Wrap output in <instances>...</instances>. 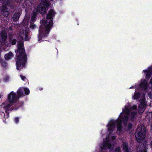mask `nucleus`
<instances>
[{"label": "nucleus", "mask_w": 152, "mask_h": 152, "mask_svg": "<svg viewBox=\"0 0 152 152\" xmlns=\"http://www.w3.org/2000/svg\"><path fill=\"white\" fill-rule=\"evenodd\" d=\"M108 127L109 135L104 140L103 144L100 146V148L102 150L109 149L110 150V152H113L115 151L112 149L113 145V140L115 137L112 136L111 133L115 128V122L113 120L110 121L108 124Z\"/></svg>", "instance_id": "obj_1"}, {"label": "nucleus", "mask_w": 152, "mask_h": 152, "mask_svg": "<svg viewBox=\"0 0 152 152\" xmlns=\"http://www.w3.org/2000/svg\"><path fill=\"white\" fill-rule=\"evenodd\" d=\"M18 51L20 54L16 61V65L17 69L19 70L24 66L25 63L26 61V56L24 53L23 42L19 41L18 42Z\"/></svg>", "instance_id": "obj_2"}, {"label": "nucleus", "mask_w": 152, "mask_h": 152, "mask_svg": "<svg viewBox=\"0 0 152 152\" xmlns=\"http://www.w3.org/2000/svg\"><path fill=\"white\" fill-rule=\"evenodd\" d=\"M130 115L129 110L127 109L125 107V110L120 114L119 117L116 121L117 126V131L120 132L122 129L121 121H123V124L126 126L129 121H132V116L129 118Z\"/></svg>", "instance_id": "obj_3"}, {"label": "nucleus", "mask_w": 152, "mask_h": 152, "mask_svg": "<svg viewBox=\"0 0 152 152\" xmlns=\"http://www.w3.org/2000/svg\"><path fill=\"white\" fill-rule=\"evenodd\" d=\"M16 99L17 97L15 94L12 91L8 95V101H5L1 104V110L2 112L4 113V111H5L7 114L6 117L4 116L5 118H8V114L7 113V110L10 106L16 102Z\"/></svg>", "instance_id": "obj_4"}, {"label": "nucleus", "mask_w": 152, "mask_h": 152, "mask_svg": "<svg viewBox=\"0 0 152 152\" xmlns=\"http://www.w3.org/2000/svg\"><path fill=\"white\" fill-rule=\"evenodd\" d=\"M42 23L45 27L44 28L41 27L39 30V41L41 39L43 40L44 38L49 34L50 29L52 27V21L51 20H43Z\"/></svg>", "instance_id": "obj_5"}, {"label": "nucleus", "mask_w": 152, "mask_h": 152, "mask_svg": "<svg viewBox=\"0 0 152 152\" xmlns=\"http://www.w3.org/2000/svg\"><path fill=\"white\" fill-rule=\"evenodd\" d=\"M146 129L143 126H138L135 133V136L137 142H141L145 137Z\"/></svg>", "instance_id": "obj_6"}, {"label": "nucleus", "mask_w": 152, "mask_h": 152, "mask_svg": "<svg viewBox=\"0 0 152 152\" xmlns=\"http://www.w3.org/2000/svg\"><path fill=\"white\" fill-rule=\"evenodd\" d=\"M50 3L46 0H43L38 5L37 10L41 14H45L47 10V7L50 6Z\"/></svg>", "instance_id": "obj_7"}, {"label": "nucleus", "mask_w": 152, "mask_h": 152, "mask_svg": "<svg viewBox=\"0 0 152 152\" xmlns=\"http://www.w3.org/2000/svg\"><path fill=\"white\" fill-rule=\"evenodd\" d=\"M145 95L143 94V96L141 98L140 102L139 105V110H143L147 105V102L145 99Z\"/></svg>", "instance_id": "obj_8"}, {"label": "nucleus", "mask_w": 152, "mask_h": 152, "mask_svg": "<svg viewBox=\"0 0 152 152\" xmlns=\"http://www.w3.org/2000/svg\"><path fill=\"white\" fill-rule=\"evenodd\" d=\"M23 90L24 91L26 95H28L29 94V90L28 88H20L17 91V94L19 97H21L24 95L23 92Z\"/></svg>", "instance_id": "obj_9"}, {"label": "nucleus", "mask_w": 152, "mask_h": 152, "mask_svg": "<svg viewBox=\"0 0 152 152\" xmlns=\"http://www.w3.org/2000/svg\"><path fill=\"white\" fill-rule=\"evenodd\" d=\"M1 37L0 38V39L2 40V42L3 43L6 44L5 41L6 39V33L5 31L1 32Z\"/></svg>", "instance_id": "obj_10"}, {"label": "nucleus", "mask_w": 152, "mask_h": 152, "mask_svg": "<svg viewBox=\"0 0 152 152\" xmlns=\"http://www.w3.org/2000/svg\"><path fill=\"white\" fill-rule=\"evenodd\" d=\"M55 14V13L54 11L53 10H51L49 12V13L47 15V18L48 19H51L54 17Z\"/></svg>", "instance_id": "obj_11"}, {"label": "nucleus", "mask_w": 152, "mask_h": 152, "mask_svg": "<svg viewBox=\"0 0 152 152\" xmlns=\"http://www.w3.org/2000/svg\"><path fill=\"white\" fill-rule=\"evenodd\" d=\"M55 14V13L54 11L53 10H51L49 12V13L47 15V18L48 19H51L54 17Z\"/></svg>", "instance_id": "obj_12"}, {"label": "nucleus", "mask_w": 152, "mask_h": 152, "mask_svg": "<svg viewBox=\"0 0 152 152\" xmlns=\"http://www.w3.org/2000/svg\"><path fill=\"white\" fill-rule=\"evenodd\" d=\"M2 13L4 16L7 17L9 14V11L7 8L3 7L2 9Z\"/></svg>", "instance_id": "obj_13"}, {"label": "nucleus", "mask_w": 152, "mask_h": 152, "mask_svg": "<svg viewBox=\"0 0 152 152\" xmlns=\"http://www.w3.org/2000/svg\"><path fill=\"white\" fill-rule=\"evenodd\" d=\"M20 36L23 39L26 41L28 40V37L27 33L26 32H23V33H22L20 34Z\"/></svg>", "instance_id": "obj_14"}, {"label": "nucleus", "mask_w": 152, "mask_h": 152, "mask_svg": "<svg viewBox=\"0 0 152 152\" xmlns=\"http://www.w3.org/2000/svg\"><path fill=\"white\" fill-rule=\"evenodd\" d=\"M13 56V55L12 53L10 52L5 55L4 58L6 60H8L12 57Z\"/></svg>", "instance_id": "obj_15"}, {"label": "nucleus", "mask_w": 152, "mask_h": 152, "mask_svg": "<svg viewBox=\"0 0 152 152\" xmlns=\"http://www.w3.org/2000/svg\"><path fill=\"white\" fill-rule=\"evenodd\" d=\"M20 15V13L19 12L15 13L13 16V20L15 21H17Z\"/></svg>", "instance_id": "obj_16"}, {"label": "nucleus", "mask_w": 152, "mask_h": 152, "mask_svg": "<svg viewBox=\"0 0 152 152\" xmlns=\"http://www.w3.org/2000/svg\"><path fill=\"white\" fill-rule=\"evenodd\" d=\"M147 82L145 81L141 83L140 84V86H144V88H145L147 86Z\"/></svg>", "instance_id": "obj_17"}, {"label": "nucleus", "mask_w": 152, "mask_h": 152, "mask_svg": "<svg viewBox=\"0 0 152 152\" xmlns=\"http://www.w3.org/2000/svg\"><path fill=\"white\" fill-rule=\"evenodd\" d=\"M142 147H143V150H142L141 152H147L146 151V148L145 146V145H143ZM140 148H139L137 150V152H140Z\"/></svg>", "instance_id": "obj_18"}, {"label": "nucleus", "mask_w": 152, "mask_h": 152, "mask_svg": "<svg viewBox=\"0 0 152 152\" xmlns=\"http://www.w3.org/2000/svg\"><path fill=\"white\" fill-rule=\"evenodd\" d=\"M123 148L126 152H128V146L126 144H124L123 145Z\"/></svg>", "instance_id": "obj_19"}, {"label": "nucleus", "mask_w": 152, "mask_h": 152, "mask_svg": "<svg viewBox=\"0 0 152 152\" xmlns=\"http://www.w3.org/2000/svg\"><path fill=\"white\" fill-rule=\"evenodd\" d=\"M140 96V94L138 93H137L135 94L134 97L135 99H137Z\"/></svg>", "instance_id": "obj_20"}, {"label": "nucleus", "mask_w": 152, "mask_h": 152, "mask_svg": "<svg viewBox=\"0 0 152 152\" xmlns=\"http://www.w3.org/2000/svg\"><path fill=\"white\" fill-rule=\"evenodd\" d=\"M144 72L146 73V77H149L152 74V73H151L150 74H149L148 73V72H147V70H144Z\"/></svg>", "instance_id": "obj_21"}, {"label": "nucleus", "mask_w": 152, "mask_h": 152, "mask_svg": "<svg viewBox=\"0 0 152 152\" xmlns=\"http://www.w3.org/2000/svg\"><path fill=\"white\" fill-rule=\"evenodd\" d=\"M36 17L35 15H34L31 18V20L32 21H34L35 20Z\"/></svg>", "instance_id": "obj_22"}, {"label": "nucleus", "mask_w": 152, "mask_h": 152, "mask_svg": "<svg viewBox=\"0 0 152 152\" xmlns=\"http://www.w3.org/2000/svg\"><path fill=\"white\" fill-rule=\"evenodd\" d=\"M36 27V26L33 24H31L30 25V28L32 29Z\"/></svg>", "instance_id": "obj_23"}, {"label": "nucleus", "mask_w": 152, "mask_h": 152, "mask_svg": "<svg viewBox=\"0 0 152 152\" xmlns=\"http://www.w3.org/2000/svg\"><path fill=\"white\" fill-rule=\"evenodd\" d=\"M16 41L15 39H14L12 40L11 43L12 45H15L16 43Z\"/></svg>", "instance_id": "obj_24"}, {"label": "nucleus", "mask_w": 152, "mask_h": 152, "mask_svg": "<svg viewBox=\"0 0 152 152\" xmlns=\"http://www.w3.org/2000/svg\"><path fill=\"white\" fill-rule=\"evenodd\" d=\"M115 152H120V148L119 147H117L115 149Z\"/></svg>", "instance_id": "obj_25"}, {"label": "nucleus", "mask_w": 152, "mask_h": 152, "mask_svg": "<svg viewBox=\"0 0 152 152\" xmlns=\"http://www.w3.org/2000/svg\"><path fill=\"white\" fill-rule=\"evenodd\" d=\"M4 79L5 81H7L9 80V77H6L4 78Z\"/></svg>", "instance_id": "obj_26"}, {"label": "nucleus", "mask_w": 152, "mask_h": 152, "mask_svg": "<svg viewBox=\"0 0 152 152\" xmlns=\"http://www.w3.org/2000/svg\"><path fill=\"white\" fill-rule=\"evenodd\" d=\"M15 121L16 123H17L18 122L19 118H15Z\"/></svg>", "instance_id": "obj_27"}, {"label": "nucleus", "mask_w": 152, "mask_h": 152, "mask_svg": "<svg viewBox=\"0 0 152 152\" xmlns=\"http://www.w3.org/2000/svg\"><path fill=\"white\" fill-rule=\"evenodd\" d=\"M20 77L22 80H24L26 79V77H25L23 76L22 75H20Z\"/></svg>", "instance_id": "obj_28"}, {"label": "nucleus", "mask_w": 152, "mask_h": 152, "mask_svg": "<svg viewBox=\"0 0 152 152\" xmlns=\"http://www.w3.org/2000/svg\"><path fill=\"white\" fill-rule=\"evenodd\" d=\"M150 83L151 84V85H152V78L150 80Z\"/></svg>", "instance_id": "obj_29"}, {"label": "nucleus", "mask_w": 152, "mask_h": 152, "mask_svg": "<svg viewBox=\"0 0 152 152\" xmlns=\"http://www.w3.org/2000/svg\"><path fill=\"white\" fill-rule=\"evenodd\" d=\"M5 1V0H0V1L2 3H4Z\"/></svg>", "instance_id": "obj_30"}, {"label": "nucleus", "mask_w": 152, "mask_h": 152, "mask_svg": "<svg viewBox=\"0 0 152 152\" xmlns=\"http://www.w3.org/2000/svg\"><path fill=\"white\" fill-rule=\"evenodd\" d=\"M133 108H134V110H136L137 108L136 107L135 105H134Z\"/></svg>", "instance_id": "obj_31"}, {"label": "nucleus", "mask_w": 152, "mask_h": 152, "mask_svg": "<svg viewBox=\"0 0 152 152\" xmlns=\"http://www.w3.org/2000/svg\"><path fill=\"white\" fill-rule=\"evenodd\" d=\"M26 21V19H25L23 20V22H25Z\"/></svg>", "instance_id": "obj_32"}, {"label": "nucleus", "mask_w": 152, "mask_h": 152, "mask_svg": "<svg viewBox=\"0 0 152 152\" xmlns=\"http://www.w3.org/2000/svg\"><path fill=\"white\" fill-rule=\"evenodd\" d=\"M132 127V126H130L129 125V128H130L131 127Z\"/></svg>", "instance_id": "obj_33"}, {"label": "nucleus", "mask_w": 152, "mask_h": 152, "mask_svg": "<svg viewBox=\"0 0 152 152\" xmlns=\"http://www.w3.org/2000/svg\"><path fill=\"white\" fill-rule=\"evenodd\" d=\"M51 1H52L53 0H50Z\"/></svg>", "instance_id": "obj_34"}]
</instances>
